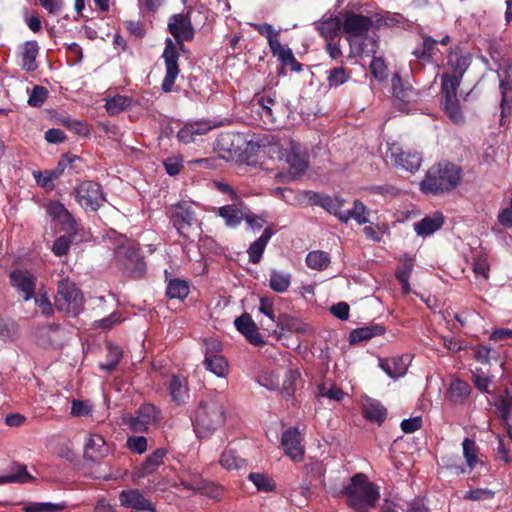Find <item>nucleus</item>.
I'll return each instance as SVG.
<instances>
[{
	"label": "nucleus",
	"instance_id": "nucleus-64",
	"mask_svg": "<svg viewBox=\"0 0 512 512\" xmlns=\"http://www.w3.org/2000/svg\"><path fill=\"white\" fill-rule=\"evenodd\" d=\"M34 177L37 184L40 187L45 188L47 190L53 189V180L55 179V177H52V172L50 170L45 172H34Z\"/></svg>",
	"mask_w": 512,
	"mask_h": 512
},
{
	"label": "nucleus",
	"instance_id": "nucleus-38",
	"mask_svg": "<svg viewBox=\"0 0 512 512\" xmlns=\"http://www.w3.org/2000/svg\"><path fill=\"white\" fill-rule=\"evenodd\" d=\"M365 214L366 206L360 200H355L352 209L343 211V214L340 216V221L347 223L350 219H354L359 225H363L368 222V218Z\"/></svg>",
	"mask_w": 512,
	"mask_h": 512
},
{
	"label": "nucleus",
	"instance_id": "nucleus-53",
	"mask_svg": "<svg viewBox=\"0 0 512 512\" xmlns=\"http://www.w3.org/2000/svg\"><path fill=\"white\" fill-rule=\"evenodd\" d=\"M300 374L293 369H289L285 372V377L282 383V394L286 397H290L295 393L296 390V381L299 378Z\"/></svg>",
	"mask_w": 512,
	"mask_h": 512
},
{
	"label": "nucleus",
	"instance_id": "nucleus-17",
	"mask_svg": "<svg viewBox=\"0 0 512 512\" xmlns=\"http://www.w3.org/2000/svg\"><path fill=\"white\" fill-rule=\"evenodd\" d=\"M281 445L285 454L294 462H300L304 458L305 448L302 445V438L297 427H290L281 437Z\"/></svg>",
	"mask_w": 512,
	"mask_h": 512
},
{
	"label": "nucleus",
	"instance_id": "nucleus-16",
	"mask_svg": "<svg viewBox=\"0 0 512 512\" xmlns=\"http://www.w3.org/2000/svg\"><path fill=\"white\" fill-rule=\"evenodd\" d=\"M168 31L176 42H180L181 39L193 40L195 29L192 25L191 12L173 14L169 18Z\"/></svg>",
	"mask_w": 512,
	"mask_h": 512
},
{
	"label": "nucleus",
	"instance_id": "nucleus-33",
	"mask_svg": "<svg viewBox=\"0 0 512 512\" xmlns=\"http://www.w3.org/2000/svg\"><path fill=\"white\" fill-rule=\"evenodd\" d=\"M272 227H267L263 231L262 235L250 244L247 253L249 256V261L253 264H258L261 261L264 250L273 235Z\"/></svg>",
	"mask_w": 512,
	"mask_h": 512
},
{
	"label": "nucleus",
	"instance_id": "nucleus-26",
	"mask_svg": "<svg viewBox=\"0 0 512 512\" xmlns=\"http://www.w3.org/2000/svg\"><path fill=\"white\" fill-rule=\"evenodd\" d=\"M120 500L123 505L131 507L137 512L156 511L153 504L136 490L122 491Z\"/></svg>",
	"mask_w": 512,
	"mask_h": 512
},
{
	"label": "nucleus",
	"instance_id": "nucleus-49",
	"mask_svg": "<svg viewBox=\"0 0 512 512\" xmlns=\"http://www.w3.org/2000/svg\"><path fill=\"white\" fill-rule=\"evenodd\" d=\"M204 366L208 371L214 373L218 377H225L229 371L228 361L222 355L211 359L205 358Z\"/></svg>",
	"mask_w": 512,
	"mask_h": 512
},
{
	"label": "nucleus",
	"instance_id": "nucleus-31",
	"mask_svg": "<svg viewBox=\"0 0 512 512\" xmlns=\"http://www.w3.org/2000/svg\"><path fill=\"white\" fill-rule=\"evenodd\" d=\"M167 455V450L158 448L153 453L148 455L144 462L136 468V475L138 477H145L157 470L163 463L164 457Z\"/></svg>",
	"mask_w": 512,
	"mask_h": 512
},
{
	"label": "nucleus",
	"instance_id": "nucleus-35",
	"mask_svg": "<svg viewBox=\"0 0 512 512\" xmlns=\"http://www.w3.org/2000/svg\"><path fill=\"white\" fill-rule=\"evenodd\" d=\"M169 392L173 402L178 405L185 403L189 397L186 379L178 375L172 376L169 383Z\"/></svg>",
	"mask_w": 512,
	"mask_h": 512
},
{
	"label": "nucleus",
	"instance_id": "nucleus-47",
	"mask_svg": "<svg viewBox=\"0 0 512 512\" xmlns=\"http://www.w3.org/2000/svg\"><path fill=\"white\" fill-rule=\"evenodd\" d=\"M318 203L319 206L324 208L330 214L335 215L340 220V216L344 211L342 208L345 205V200L342 197H331L326 195L325 197H321Z\"/></svg>",
	"mask_w": 512,
	"mask_h": 512
},
{
	"label": "nucleus",
	"instance_id": "nucleus-41",
	"mask_svg": "<svg viewBox=\"0 0 512 512\" xmlns=\"http://www.w3.org/2000/svg\"><path fill=\"white\" fill-rule=\"evenodd\" d=\"M331 263L330 256L327 252L315 250L311 251L306 256V264L309 268L314 270H324Z\"/></svg>",
	"mask_w": 512,
	"mask_h": 512
},
{
	"label": "nucleus",
	"instance_id": "nucleus-52",
	"mask_svg": "<svg viewBox=\"0 0 512 512\" xmlns=\"http://www.w3.org/2000/svg\"><path fill=\"white\" fill-rule=\"evenodd\" d=\"M10 483H28L33 481V477L29 474L25 465L15 463L11 467V473L8 474Z\"/></svg>",
	"mask_w": 512,
	"mask_h": 512
},
{
	"label": "nucleus",
	"instance_id": "nucleus-18",
	"mask_svg": "<svg viewBox=\"0 0 512 512\" xmlns=\"http://www.w3.org/2000/svg\"><path fill=\"white\" fill-rule=\"evenodd\" d=\"M212 129L213 126L210 121L199 120L187 122L178 131L177 139L179 142L187 145L201 140L202 137L208 134Z\"/></svg>",
	"mask_w": 512,
	"mask_h": 512
},
{
	"label": "nucleus",
	"instance_id": "nucleus-59",
	"mask_svg": "<svg viewBox=\"0 0 512 512\" xmlns=\"http://www.w3.org/2000/svg\"><path fill=\"white\" fill-rule=\"evenodd\" d=\"M472 382L480 392L490 393L489 387L491 384V379L481 370L473 372Z\"/></svg>",
	"mask_w": 512,
	"mask_h": 512
},
{
	"label": "nucleus",
	"instance_id": "nucleus-39",
	"mask_svg": "<svg viewBox=\"0 0 512 512\" xmlns=\"http://www.w3.org/2000/svg\"><path fill=\"white\" fill-rule=\"evenodd\" d=\"M352 72L345 66L333 67L327 71V83L330 88L339 87L351 78Z\"/></svg>",
	"mask_w": 512,
	"mask_h": 512
},
{
	"label": "nucleus",
	"instance_id": "nucleus-56",
	"mask_svg": "<svg viewBox=\"0 0 512 512\" xmlns=\"http://www.w3.org/2000/svg\"><path fill=\"white\" fill-rule=\"evenodd\" d=\"M371 74L379 81H383L388 77V69L385 61L381 57H373L370 63Z\"/></svg>",
	"mask_w": 512,
	"mask_h": 512
},
{
	"label": "nucleus",
	"instance_id": "nucleus-9",
	"mask_svg": "<svg viewBox=\"0 0 512 512\" xmlns=\"http://www.w3.org/2000/svg\"><path fill=\"white\" fill-rule=\"evenodd\" d=\"M184 41H186V39H181L180 42L174 43L170 38H167L165 41V47L162 54V58L165 63V76L161 84V89L165 93L175 91L174 85L180 73L178 64L180 55L178 50H185Z\"/></svg>",
	"mask_w": 512,
	"mask_h": 512
},
{
	"label": "nucleus",
	"instance_id": "nucleus-3",
	"mask_svg": "<svg viewBox=\"0 0 512 512\" xmlns=\"http://www.w3.org/2000/svg\"><path fill=\"white\" fill-rule=\"evenodd\" d=\"M347 505L355 512H369L375 508L380 498L379 487L369 481L363 473L351 477L350 483L344 488Z\"/></svg>",
	"mask_w": 512,
	"mask_h": 512
},
{
	"label": "nucleus",
	"instance_id": "nucleus-42",
	"mask_svg": "<svg viewBox=\"0 0 512 512\" xmlns=\"http://www.w3.org/2000/svg\"><path fill=\"white\" fill-rule=\"evenodd\" d=\"M189 294V285L186 281L175 278L168 282L166 295L170 299L184 300Z\"/></svg>",
	"mask_w": 512,
	"mask_h": 512
},
{
	"label": "nucleus",
	"instance_id": "nucleus-51",
	"mask_svg": "<svg viewBox=\"0 0 512 512\" xmlns=\"http://www.w3.org/2000/svg\"><path fill=\"white\" fill-rule=\"evenodd\" d=\"M67 507L66 503H29L24 506V512H59Z\"/></svg>",
	"mask_w": 512,
	"mask_h": 512
},
{
	"label": "nucleus",
	"instance_id": "nucleus-19",
	"mask_svg": "<svg viewBox=\"0 0 512 512\" xmlns=\"http://www.w3.org/2000/svg\"><path fill=\"white\" fill-rule=\"evenodd\" d=\"M388 152L393 163L406 171L415 172L421 166L422 159L419 153L403 151L397 144H392Z\"/></svg>",
	"mask_w": 512,
	"mask_h": 512
},
{
	"label": "nucleus",
	"instance_id": "nucleus-10",
	"mask_svg": "<svg viewBox=\"0 0 512 512\" xmlns=\"http://www.w3.org/2000/svg\"><path fill=\"white\" fill-rule=\"evenodd\" d=\"M160 419V410L153 404L145 403L135 413L124 414L122 423L133 432H146L150 426L157 425Z\"/></svg>",
	"mask_w": 512,
	"mask_h": 512
},
{
	"label": "nucleus",
	"instance_id": "nucleus-11",
	"mask_svg": "<svg viewBox=\"0 0 512 512\" xmlns=\"http://www.w3.org/2000/svg\"><path fill=\"white\" fill-rule=\"evenodd\" d=\"M55 306L59 311L69 314H79L83 306V295L75 283L64 279L59 281Z\"/></svg>",
	"mask_w": 512,
	"mask_h": 512
},
{
	"label": "nucleus",
	"instance_id": "nucleus-48",
	"mask_svg": "<svg viewBox=\"0 0 512 512\" xmlns=\"http://www.w3.org/2000/svg\"><path fill=\"white\" fill-rule=\"evenodd\" d=\"M132 105V98L124 95H116L107 99L105 108L109 115H117L118 113L128 109Z\"/></svg>",
	"mask_w": 512,
	"mask_h": 512
},
{
	"label": "nucleus",
	"instance_id": "nucleus-43",
	"mask_svg": "<svg viewBox=\"0 0 512 512\" xmlns=\"http://www.w3.org/2000/svg\"><path fill=\"white\" fill-rule=\"evenodd\" d=\"M277 326L281 328V330L289 331V332H298L305 333L306 327L305 324L298 318L290 316L288 314H281L278 316L276 320Z\"/></svg>",
	"mask_w": 512,
	"mask_h": 512
},
{
	"label": "nucleus",
	"instance_id": "nucleus-27",
	"mask_svg": "<svg viewBox=\"0 0 512 512\" xmlns=\"http://www.w3.org/2000/svg\"><path fill=\"white\" fill-rule=\"evenodd\" d=\"M316 28L321 37L326 40H333L341 30L343 31L342 16H323L316 24Z\"/></svg>",
	"mask_w": 512,
	"mask_h": 512
},
{
	"label": "nucleus",
	"instance_id": "nucleus-23",
	"mask_svg": "<svg viewBox=\"0 0 512 512\" xmlns=\"http://www.w3.org/2000/svg\"><path fill=\"white\" fill-rule=\"evenodd\" d=\"M236 204L224 205L217 209V215L225 220V224L230 228L237 227L245 217L247 207L242 201Z\"/></svg>",
	"mask_w": 512,
	"mask_h": 512
},
{
	"label": "nucleus",
	"instance_id": "nucleus-55",
	"mask_svg": "<svg viewBox=\"0 0 512 512\" xmlns=\"http://www.w3.org/2000/svg\"><path fill=\"white\" fill-rule=\"evenodd\" d=\"M126 447L133 453L143 454L148 449V440L144 436H130L126 440Z\"/></svg>",
	"mask_w": 512,
	"mask_h": 512
},
{
	"label": "nucleus",
	"instance_id": "nucleus-1",
	"mask_svg": "<svg viewBox=\"0 0 512 512\" xmlns=\"http://www.w3.org/2000/svg\"><path fill=\"white\" fill-rule=\"evenodd\" d=\"M343 19V32L352 49L358 55H374L378 49L377 40L369 36V16L353 11L341 12Z\"/></svg>",
	"mask_w": 512,
	"mask_h": 512
},
{
	"label": "nucleus",
	"instance_id": "nucleus-14",
	"mask_svg": "<svg viewBox=\"0 0 512 512\" xmlns=\"http://www.w3.org/2000/svg\"><path fill=\"white\" fill-rule=\"evenodd\" d=\"M47 214L61 225V229L70 236H76L78 223L68 209L59 201H52L46 206Z\"/></svg>",
	"mask_w": 512,
	"mask_h": 512
},
{
	"label": "nucleus",
	"instance_id": "nucleus-20",
	"mask_svg": "<svg viewBox=\"0 0 512 512\" xmlns=\"http://www.w3.org/2000/svg\"><path fill=\"white\" fill-rule=\"evenodd\" d=\"M10 282L19 292L23 293V300L28 301L34 297L36 289V277L31 273L15 269L10 275Z\"/></svg>",
	"mask_w": 512,
	"mask_h": 512
},
{
	"label": "nucleus",
	"instance_id": "nucleus-45",
	"mask_svg": "<svg viewBox=\"0 0 512 512\" xmlns=\"http://www.w3.org/2000/svg\"><path fill=\"white\" fill-rule=\"evenodd\" d=\"M291 284V274L272 270L270 274V288L277 293H284Z\"/></svg>",
	"mask_w": 512,
	"mask_h": 512
},
{
	"label": "nucleus",
	"instance_id": "nucleus-30",
	"mask_svg": "<svg viewBox=\"0 0 512 512\" xmlns=\"http://www.w3.org/2000/svg\"><path fill=\"white\" fill-rule=\"evenodd\" d=\"M39 54L37 41H26L21 49V68L26 72H33L38 68L36 58Z\"/></svg>",
	"mask_w": 512,
	"mask_h": 512
},
{
	"label": "nucleus",
	"instance_id": "nucleus-50",
	"mask_svg": "<svg viewBox=\"0 0 512 512\" xmlns=\"http://www.w3.org/2000/svg\"><path fill=\"white\" fill-rule=\"evenodd\" d=\"M463 455L466 463L470 469H473L480 460L478 459L479 448L475 441L470 438H465L462 442Z\"/></svg>",
	"mask_w": 512,
	"mask_h": 512
},
{
	"label": "nucleus",
	"instance_id": "nucleus-7",
	"mask_svg": "<svg viewBox=\"0 0 512 512\" xmlns=\"http://www.w3.org/2000/svg\"><path fill=\"white\" fill-rule=\"evenodd\" d=\"M448 71L442 74L441 84L452 86L461 85L464 74L472 62V54L460 44L451 46L447 51Z\"/></svg>",
	"mask_w": 512,
	"mask_h": 512
},
{
	"label": "nucleus",
	"instance_id": "nucleus-57",
	"mask_svg": "<svg viewBox=\"0 0 512 512\" xmlns=\"http://www.w3.org/2000/svg\"><path fill=\"white\" fill-rule=\"evenodd\" d=\"M47 96L48 90L43 86L36 85L29 96L28 104L32 107H40L46 101Z\"/></svg>",
	"mask_w": 512,
	"mask_h": 512
},
{
	"label": "nucleus",
	"instance_id": "nucleus-46",
	"mask_svg": "<svg viewBox=\"0 0 512 512\" xmlns=\"http://www.w3.org/2000/svg\"><path fill=\"white\" fill-rule=\"evenodd\" d=\"M248 479L260 492H272L276 488V483L273 478L265 473L251 472L248 475Z\"/></svg>",
	"mask_w": 512,
	"mask_h": 512
},
{
	"label": "nucleus",
	"instance_id": "nucleus-6",
	"mask_svg": "<svg viewBox=\"0 0 512 512\" xmlns=\"http://www.w3.org/2000/svg\"><path fill=\"white\" fill-rule=\"evenodd\" d=\"M251 26L261 35L265 36L270 51L274 57L282 65V70L285 67H289L293 72H301L303 69L302 64L295 58L293 51L286 45H282L280 42V32L275 31L273 26L268 23L262 24H251Z\"/></svg>",
	"mask_w": 512,
	"mask_h": 512
},
{
	"label": "nucleus",
	"instance_id": "nucleus-61",
	"mask_svg": "<svg viewBox=\"0 0 512 512\" xmlns=\"http://www.w3.org/2000/svg\"><path fill=\"white\" fill-rule=\"evenodd\" d=\"M70 245H71V240H70L69 236H65V235L59 236L58 238H56V240L53 243L52 252L56 256H59V257L64 256L68 253Z\"/></svg>",
	"mask_w": 512,
	"mask_h": 512
},
{
	"label": "nucleus",
	"instance_id": "nucleus-54",
	"mask_svg": "<svg viewBox=\"0 0 512 512\" xmlns=\"http://www.w3.org/2000/svg\"><path fill=\"white\" fill-rule=\"evenodd\" d=\"M175 487L183 488L185 490L197 491L204 488L203 480L199 475H193L191 479L180 476L174 484Z\"/></svg>",
	"mask_w": 512,
	"mask_h": 512
},
{
	"label": "nucleus",
	"instance_id": "nucleus-37",
	"mask_svg": "<svg viewBox=\"0 0 512 512\" xmlns=\"http://www.w3.org/2000/svg\"><path fill=\"white\" fill-rule=\"evenodd\" d=\"M504 396H499L494 402L498 415L504 422H508L512 415V390L505 388Z\"/></svg>",
	"mask_w": 512,
	"mask_h": 512
},
{
	"label": "nucleus",
	"instance_id": "nucleus-15",
	"mask_svg": "<svg viewBox=\"0 0 512 512\" xmlns=\"http://www.w3.org/2000/svg\"><path fill=\"white\" fill-rule=\"evenodd\" d=\"M458 89L459 86L441 84L444 112L457 125L464 123V115L457 97Z\"/></svg>",
	"mask_w": 512,
	"mask_h": 512
},
{
	"label": "nucleus",
	"instance_id": "nucleus-5",
	"mask_svg": "<svg viewBox=\"0 0 512 512\" xmlns=\"http://www.w3.org/2000/svg\"><path fill=\"white\" fill-rule=\"evenodd\" d=\"M114 260L118 269L127 277L140 279L147 272V265L140 248L131 244H121L114 249Z\"/></svg>",
	"mask_w": 512,
	"mask_h": 512
},
{
	"label": "nucleus",
	"instance_id": "nucleus-58",
	"mask_svg": "<svg viewBox=\"0 0 512 512\" xmlns=\"http://www.w3.org/2000/svg\"><path fill=\"white\" fill-rule=\"evenodd\" d=\"M494 496H495V492L490 489L476 488V489H471L468 492H466L464 495V499L472 500V501H479V500L493 499Z\"/></svg>",
	"mask_w": 512,
	"mask_h": 512
},
{
	"label": "nucleus",
	"instance_id": "nucleus-4",
	"mask_svg": "<svg viewBox=\"0 0 512 512\" xmlns=\"http://www.w3.org/2000/svg\"><path fill=\"white\" fill-rule=\"evenodd\" d=\"M226 421L224 401L219 395L202 400L195 412L194 430L198 437L210 436Z\"/></svg>",
	"mask_w": 512,
	"mask_h": 512
},
{
	"label": "nucleus",
	"instance_id": "nucleus-2",
	"mask_svg": "<svg viewBox=\"0 0 512 512\" xmlns=\"http://www.w3.org/2000/svg\"><path fill=\"white\" fill-rule=\"evenodd\" d=\"M462 168L449 161L432 165L420 182L425 194L442 195L454 190L461 182Z\"/></svg>",
	"mask_w": 512,
	"mask_h": 512
},
{
	"label": "nucleus",
	"instance_id": "nucleus-8",
	"mask_svg": "<svg viewBox=\"0 0 512 512\" xmlns=\"http://www.w3.org/2000/svg\"><path fill=\"white\" fill-rule=\"evenodd\" d=\"M73 195L75 201L85 211L96 212L107 202L102 185L93 180L78 183L73 190Z\"/></svg>",
	"mask_w": 512,
	"mask_h": 512
},
{
	"label": "nucleus",
	"instance_id": "nucleus-25",
	"mask_svg": "<svg viewBox=\"0 0 512 512\" xmlns=\"http://www.w3.org/2000/svg\"><path fill=\"white\" fill-rule=\"evenodd\" d=\"M286 162L289 164L290 173L294 176L303 174L308 167L306 153L294 142H291L290 149L286 154Z\"/></svg>",
	"mask_w": 512,
	"mask_h": 512
},
{
	"label": "nucleus",
	"instance_id": "nucleus-28",
	"mask_svg": "<svg viewBox=\"0 0 512 512\" xmlns=\"http://www.w3.org/2000/svg\"><path fill=\"white\" fill-rule=\"evenodd\" d=\"M107 453L105 440L101 435L91 434L85 442L84 457L90 461H97Z\"/></svg>",
	"mask_w": 512,
	"mask_h": 512
},
{
	"label": "nucleus",
	"instance_id": "nucleus-36",
	"mask_svg": "<svg viewBox=\"0 0 512 512\" xmlns=\"http://www.w3.org/2000/svg\"><path fill=\"white\" fill-rule=\"evenodd\" d=\"M384 332L385 328L381 325L357 328L350 333L349 342L350 344H357L374 336L382 335Z\"/></svg>",
	"mask_w": 512,
	"mask_h": 512
},
{
	"label": "nucleus",
	"instance_id": "nucleus-34",
	"mask_svg": "<svg viewBox=\"0 0 512 512\" xmlns=\"http://www.w3.org/2000/svg\"><path fill=\"white\" fill-rule=\"evenodd\" d=\"M470 385L460 379L453 380L447 390V395L453 403H464L471 394Z\"/></svg>",
	"mask_w": 512,
	"mask_h": 512
},
{
	"label": "nucleus",
	"instance_id": "nucleus-21",
	"mask_svg": "<svg viewBox=\"0 0 512 512\" xmlns=\"http://www.w3.org/2000/svg\"><path fill=\"white\" fill-rule=\"evenodd\" d=\"M236 329L245 336L247 341L254 346L265 345L263 336L258 332L257 325L249 313H243L234 321Z\"/></svg>",
	"mask_w": 512,
	"mask_h": 512
},
{
	"label": "nucleus",
	"instance_id": "nucleus-24",
	"mask_svg": "<svg viewBox=\"0 0 512 512\" xmlns=\"http://www.w3.org/2000/svg\"><path fill=\"white\" fill-rule=\"evenodd\" d=\"M410 362L409 355L380 359V367L391 378H399L406 374Z\"/></svg>",
	"mask_w": 512,
	"mask_h": 512
},
{
	"label": "nucleus",
	"instance_id": "nucleus-12",
	"mask_svg": "<svg viewBox=\"0 0 512 512\" xmlns=\"http://www.w3.org/2000/svg\"><path fill=\"white\" fill-rule=\"evenodd\" d=\"M275 94L271 89H268L255 94L253 98V107H255L263 125L268 129H272L276 124L275 113L279 105L275 99Z\"/></svg>",
	"mask_w": 512,
	"mask_h": 512
},
{
	"label": "nucleus",
	"instance_id": "nucleus-62",
	"mask_svg": "<svg viewBox=\"0 0 512 512\" xmlns=\"http://www.w3.org/2000/svg\"><path fill=\"white\" fill-rule=\"evenodd\" d=\"M319 394L335 401H342L345 396L343 390L335 384H332L327 390L325 385H320Z\"/></svg>",
	"mask_w": 512,
	"mask_h": 512
},
{
	"label": "nucleus",
	"instance_id": "nucleus-13",
	"mask_svg": "<svg viewBox=\"0 0 512 512\" xmlns=\"http://www.w3.org/2000/svg\"><path fill=\"white\" fill-rule=\"evenodd\" d=\"M169 218L178 234L189 238V232L196 222L195 212L187 202H178L170 206Z\"/></svg>",
	"mask_w": 512,
	"mask_h": 512
},
{
	"label": "nucleus",
	"instance_id": "nucleus-63",
	"mask_svg": "<svg viewBox=\"0 0 512 512\" xmlns=\"http://www.w3.org/2000/svg\"><path fill=\"white\" fill-rule=\"evenodd\" d=\"M205 358H214L217 356H221L222 344L220 341L214 338L205 339Z\"/></svg>",
	"mask_w": 512,
	"mask_h": 512
},
{
	"label": "nucleus",
	"instance_id": "nucleus-32",
	"mask_svg": "<svg viewBox=\"0 0 512 512\" xmlns=\"http://www.w3.org/2000/svg\"><path fill=\"white\" fill-rule=\"evenodd\" d=\"M444 224V216L441 212L433 216H426L414 224V230L420 236H428L439 230Z\"/></svg>",
	"mask_w": 512,
	"mask_h": 512
},
{
	"label": "nucleus",
	"instance_id": "nucleus-22",
	"mask_svg": "<svg viewBox=\"0 0 512 512\" xmlns=\"http://www.w3.org/2000/svg\"><path fill=\"white\" fill-rule=\"evenodd\" d=\"M438 41L430 35H422V41L414 48L412 54L422 64L434 63L438 53Z\"/></svg>",
	"mask_w": 512,
	"mask_h": 512
},
{
	"label": "nucleus",
	"instance_id": "nucleus-44",
	"mask_svg": "<svg viewBox=\"0 0 512 512\" xmlns=\"http://www.w3.org/2000/svg\"><path fill=\"white\" fill-rule=\"evenodd\" d=\"M392 90L393 95L397 99L406 103L414 100L416 96V92L411 87H404L401 77L398 74H394L392 77Z\"/></svg>",
	"mask_w": 512,
	"mask_h": 512
},
{
	"label": "nucleus",
	"instance_id": "nucleus-40",
	"mask_svg": "<svg viewBox=\"0 0 512 512\" xmlns=\"http://www.w3.org/2000/svg\"><path fill=\"white\" fill-rule=\"evenodd\" d=\"M499 89L501 93V116L504 117L512 111V82L507 79H500Z\"/></svg>",
	"mask_w": 512,
	"mask_h": 512
},
{
	"label": "nucleus",
	"instance_id": "nucleus-60",
	"mask_svg": "<svg viewBox=\"0 0 512 512\" xmlns=\"http://www.w3.org/2000/svg\"><path fill=\"white\" fill-rule=\"evenodd\" d=\"M164 167L166 172L171 175L175 176L180 173V171L183 169V159L181 156H171L168 157L164 161Z\"/></svg>",
	"mask_w": 512,
	"mask_h": 512
},
{
	"label": "nucleus",
	"instance_id": "nucleus-29",
	"mask_svg": "<svg viewBox=\"0 0 512 512\" xmlns=\"http://www.w3.org/2000/svg\"><path fill=\"white\" fill-rule=\"evenodd\" d=\"M362 414L370 422L381 425L387 418V409L375 399H367L362 405Z\"/></svg>",
	"mask_w": 512,
	"mask_h": 512
}]
</instances>
